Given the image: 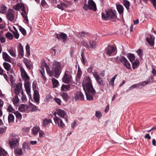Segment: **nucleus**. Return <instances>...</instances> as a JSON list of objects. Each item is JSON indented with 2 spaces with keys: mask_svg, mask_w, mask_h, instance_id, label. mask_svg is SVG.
I'll return each mask as SVG.
<instances>
[{
  "mask_svg": "<svg viewBox=\"0 0 156 156\" xmlns=\"http://www.w3.org/2000/svg\"><path fill=\"white\" fill-rule=\"evenodd\" d=\"M91 79H83L82 86L84 91L87 100L91 101L94 99L93 96H94L96 91L91 83Z\"/></svg>",
  "mask_w": 156,
  "mask_h": 156,
  "instance_id": "f257e3e1",
  "label": "nucleus"
},
{
  "mask_svg": "<svg viewBox=\"0 0 156 156\" xmlns=\"http://www.w3.org/2000/svg\"><path fill=\"white\" fill-rule=\"evenodd\" d=\"M61 65L59 62L54 61L53 63L52 70H51L49 67L47 69V72L51 77H55L58 78L61 73L60 70Z\"/></svg>",
  "mask_w": 156,
  "mask_h": 156,
  "instance_id": "f03ea898",
  "label": "nucleus"
},
{
  "mask_svg": "<svg viewBox=\"0 0 156 156\" xmlns=\"http://www.w3.org/2000/svg\"><path fill=\"white\" fill-rule=\"evenodd\" d=\"M102 18L104 20H111L112 21H116V12L112 10H108L106 12V14L102 13Z\"/></svg>",
  "mask_w": 156,
  "mask_h": 156,
  "instance_id": "7ed1b4c3",
  "label": "nucleus"
},
{
  "mask_svg": "<svg viewBox=\"0 0 156 156\" xmlns=\"http://www.w3.org/2000/svg\"><path fill=\"white\" fill-rule=\"evenodd\" d=\"M114 59L115 62L117 64H119L121 62L128 69H130L131 68L130 64L125 57L122 56L120 58L118 56L114 58Z\"/></svg>",
  "mask_w": 156,
  "mask_h": 156,
  "instance_id": "20e7f679",
  "label": "nucleus"
},
{
  "mask_svg": "<svg viewBox=\"0 0 156 156\" xmlns=\"http://www.w3.org/2000/svg\"><path fill=\"white\" fill-rule=\"evenodd\" d=\"M150 82L147 80V81H143L139 83L135 84L130 87L128 89L126 90L127 92L133 90L135 88L141 89L143 87L146 85L149 84Z\"/></svg>",
  "mask_w": 156,
  "mask_h": 156,
  "instance_id": "39448f33",
  "label": "nucleus"
},
{
  "mask_svg": "<svg viewBox=\"0 0 156 156\" xmlns=\"http://www.w3.org/2000/svg\"><path fill=\"white\" fill-rule=\"evenodd\" d=\"M20 138L19 136L16 134L13 133L12 134V138L9 141V143L11 148L13 147L16 146V144L19 142Z\"/></svg>",
  "mask_w": 156,
  "mask_h": 156,
  "instance_id": "423d86ee",
  "label": "nucleus"
},
{
  "mask_svg": "<svg viewBox=\"0 0 156 156\" xmlns=\"http://www.w3.org/2000/svg\"><path fill=\"white\" fill-rule=\"evenodd\" d=\"M116 51L113 46L108 45L105 49L104 54L109 56H113L116 54Z\"/></svg>",
  "mask_w": 156,
  "mask_h": 156,
  "instance_id": "0eeeda50",
  "label": "nucleus"
},
{
  "mask_svg": "<svg viewBox=\"0 0 156 156\" xmlns=\"http://www.w3.org/2000/svg\"><path fill=\"white\" fill-rule=\"evenodd\" d=\"M96 42L94 41H89L88 42L84 41L82 42L83 45L88 48L94 49L95 47Z\"/></svg>",
  "mask_w": 156,
  "mask_h": 156,
  "instance_id": "6e6552de",
  "label": "nucleus"
},
{
  "mask_svg": "<svg viewBox=\"0 0 156 156\" xmlns=\"http://www.w3.org/2000/svg\"><path fill=\"white\" fill-rule=\"evenodd\" d=\"M73 98H74L75 101L84 100V95L80 90L77 91L76 92Z\"/></svg>",
  "mask_w": 156,
  "mask_h": 156,
  "instance_id": "1a4fd4ad",
  "label": "nucleus"
},
{
  "mask_svg": "<svg viewBox=\"0 0 156 156\" xmlns=\"http://www.w3.org/2000/svg\"><path fill=\"white\" fill-rule=\"evenodd\" d=\"M67 37V35L63 32L60 34H56V38L58 39H61L64 43L66 42Z\"/></svg>",
  "mask_w": 156,
  "mask_h": 156,
  "instance_id": "9d476101",
  "label": "nucleus"
},
{
  "mask_svg": "<svg viewBox=\"0 0 156 156\" xmlns=\"http://www.w3.org/2000/svg\"><path fill=\"white\" fill-rule=\"evenodd\" d=\"M89 9L94 11L97 10L96 4L93 0H89L88 2Z\"/></svg>",
  "mask_w": 156,
  "mask_h": 156,
  "instance_id": "9b49d317",
  "label": "nucleus"
},
{
  "mask_svg": "<svg viewBox=\"0 0 156 156\" xmlns=\"http://www.w3.org/2000/svg\"><path fill=\"white\" fill-rule=\"evenodd\" d=\"M53 119L55 124L58 125L59 127L61 128H63L65 124L61 119H59L58 117H56V118H54Z\"/></svg>",
  "mask_w": 156,
  "mask_h": 156,
  "instance_id": "f8f14e48",
  "label": "nucleus"
},
{
  "mask_svg": "<svg viewBox=\"0 0 156 156\" xmlns=\"http://www.w3.org/2000/svg\"><path fill=\"white\" fill-rule=\"evenodd\" d=\"M6 15V18L9 20L11 21L14 19V16L12 9H9Z\"/></svg>",
  "mask_w": 156,
  "mask_h": 156,
  "instance_id": "ddd939ff",
  "label": "nucleus"
},
{
  "mask_svg": "<svg viewBox=\"0 0 156 156\" xmlns=\"http://www.w3.org/2000/svg\"><path fill=\"white\" fill-rule=\"evenodd\" d=\"M34 99L35 101L38 105L40 102V94L39 91L37 90H34Z\"/></svg>",
  "mask_w": 156,
  "mask_h": 156,
  "instance_id": "4468645a",
  "label": "nucleus"
},
{
  "mask_svg": "<svg viewBox=\"0 0 156 156\" xmlns=\"http://www.w3.org/2000/svg\"><path fill=\"white\" fill-rule=\"evenodd\" d=\"M155 37L152 34L150 35V38L147 37L146 38L148 44L151 46H154V40Z\"/></svg>",
  "mask_w": 156,
  "mask_h": 156,
  "instance_id": "2eb2a0df",
  "label": "nucleus"
},
{
  "mask_svg": "<svg viewBox=\"0 0 156 156\" xmlns=\"http://www.w3.org/2000/svg\"><path fill=\"white\" fill-rule=\"evenodd\" d=\"M18 50L19 53V56L21 57H23L24 55V51L23 47L21 43H19L18 45Z\"/></svg>",
  "mask_w": 156,
  "mask_h": 156,
  "instance_id": "dca6fc26",
  "label": "nucleus"
},
{
  "mask_svg": "<svg viewBox=\"0 0 156 156\" xmlns=\"http://www.w3.org/2000/svg\"><path fill=\"white\" fill-rule=\"evenodd\" d=\"M2 57L3 59L5 61L10 62H11V58L6 53L4 52H2Z\"/></svg>",
  "mask_w": 156,
  "mask_h": 156,
  "instance_id": "f3484780",
  "label": "nucleus"
},
{
  "mask_svg": "<svg viewBox=\"0 0 156 156\" xmlns=\"http://www.w3.org/2000/svg\"><path fill=\"white\" fill-rule=\"evenodd\" d=\"M60 95L62 96V99L66 102H67L70 98L67 92L62 93L60 94Z\"/></svg>",
  "mask_w": 156,
  "mask_h": 156,
  "instance_id": "a211bd4d",
  "label": "nucleus"
},
{
  "mask_svg": "<svg viewBox=\"0 0 156 156\" xmlns=\"http://www.w3.org/2000/svg\"><path fill=\"white\" fill-rule=\"evenodd\" d=\"M57 114L62 118H64V116L66 114L65 111L61 109H58L56 110Z\"/></svg>",
  "mask_w": 156,
  "mask_h": 156,
  "instance_id": "6ab92c4d",
  "label": "nucleus"
},
{
  "mask_svg": "<svg viewBox=\"0 0 156 156\" xmlns=\"http://www.w3.org/2000/svg\"><path fill=\"white\" fill-rule=\"evenodd\" d=\"M96 81L98 83V84L102 86H104L107 83L106 81H105L104 79H95Z\"/></svg>",
  "mask_w": 156,
  "mask_h": 156,
  "instance_id": "aec40b11",
  "label": "nucleus"
},
{
  "mask_svg": "<svg viewBox=\"0 0 156 156\" xmlns=\"http://www.w3.org/2000/svg\"><path fill=\"white\" fill-rule=\"evenodd\" d=\"M8 51L12 57H15L16 56V50L14 49L13 47H10L9 49L8 50Z\"/></svg>",
  "mask_w": 156,
  "mask_h": 156,
  "instance_id": "412c9836",
  "label": "nucleus"
},
{
  "mask_svg": "<svg viewBox=\"0 0 156 156\" xmlns=\"http://www.w3.org/2000/svg\"><path fill=\"white\" fill-rule=\"evenodd\" d=\"M52 84L53 88L58 87L59 85V83L56 79H51Z\"/></svg>",
  "mask_w": 156,
  "mask_h": 156,
  "instance_id": "4be33fe9",
  "label": "nucleus"
},
{
  "mask_svg": "<svg viewBox=\"0 0 156 156\" xmlns=\"http://www.w3.org/2000/svg\"><path fill=\"white\" fill-rule=\"evenodd\" d=\"M70 87V84L66 85L63 84L61 87V90L62 91H65L66 90L68 91L69 90Z\"/></svg>",
  "mask_w": 156,
  "mask_h": 156,
  "instance_id": "5701e85b",
  "label": "nucleus"
},
{
  "mask_svg": "<svg viewBox=\"0 0 156 156\" xmlns=\"http://www.w3.org/2000/svg\"><path fill=\"white\" fill-rule=\"evenodd\" d=\"M14 116L12 113H9L8 116V121L9 123L14 122Z\"/></svg>",
  "mask_w": 156,
  "mask_h": 156,
  "instance_id": "b1692460",
  "label": "nucleus"
},
{
  "mask_svg": "<svg viewBox=\"0 0 156 156\" xmlns=\"http://www.w3.org/2000/svg\"><path fill=\"white\" fill-rule=\"evenodd\" d=\"M14 153L16 156H21L23 154V152L21 148H17L14 150Z\"/></svg>",
  "mask_w": 156,
  "mask_h": 156,
  "instance_id": "393cba45",
  "label": "nucleus"
},
{
  "mask_svg": "<svg viewBox=\"0 0 156 156\" xmlns=\"http://www.w3.org/2000/svg\"><path fill=\"white\" fill-rule=\"evenodd\" d=\"M39 130L40 128L38 126H37L34 127L32 129L33 134L35 136L36 135Z\"/></svg>",
  "mask_w": 156,
  "mask_h": 156,
  "instance_id": "a878e982",
  "label": "nucleus"
},
{
  "mask_svg": "<svg viewBox=\"0 0 156 156\" xmlns=\"http://www.w3.org/2000/svg\"><path fill=\"white\" fill-rule=\"evenodd\" d=\"M7 8L6 6L3 4L1 5L0 7V12L2 14L5 13L6 11Z\"/></svg>",
  "mask_w": 156,
  "mask_h": 156,
  "instance_id": "bb28decb",
  "label": "nucleus"
},
{
  "mask_svg": "<svg viewBox=\"0 0 156 156\" xmlns=\"http://www.w3.org/2000/svg\"><path fill=\"white\" fill-rule=\"evenodd\" d=\"M21 73L22 78H29L23 69H21Z\"/></svg>",
  "mask_w": 156,
  "mask_h": 156,
  "instance_id": "cd10ccee",
  "label": "nucleus"
},
{
  "mask_svg": "<svg viewBox=\"0 0 156 156\" xmlns=\"http://www.w3.org/2000/svg\"><path fill=\"white\" fill-rule=\"evenodd\" d=\"M30 144H27L25 142H24L22 145V148L24 151H25L26 150H30L31 149L30 147Z\"/></svg>",
  "mask_w": 156,
  "mask_h": 156,
  "instance_id": "c85d7f7f",
  "label": "nucleus"
},
{
  "mask_svg": "<svg viewBox=\"0 0 156 156\" xmlns=\"http://www.w3.org/2000/svg\"><path fill=\"white\" fill-rule=\"evenodd\" d=\"M13 113L15 115L16 118L21 120L22 118V115L21 113L19 112L18 111H15Z\"/></svg>",
  "mask_w": 156,
  "mask_h": 156,
  "instance_id": "c756f323",
  "label": "nucleus"
},
{
  "mask_svg": "<svg viewBox=\"0 0 156 156\" xmlns=\"http://www.w3.org/2000/svg\"><path fill=\"white\" fill-rule=\"evenodd\" d=\"M2 155L7 156H8V155L7 152L4 149L0 147V156Z\"/></svg>",
  "mask_w": 156,
  "mask_h": 156,
  "instance_id": "7c9ffc66",
  "label": "nucleus"
},
{
  "mask_svg": "<svg viewBox=\"0 0 156 156\" xmlns=\"http://www.w3.org/2000/svg\"><path fill=\"white\" fill-rule=\"evenodd\" d=\"M88 35V33L84 32L79 33L77 35L78 37L80 38H83L84 37H86V36Z\"/></svg>",
  "mask_w": 156,
  "mask_h": 156,
  "instance_id": "2f4dec72",
  "label": "nucleus"
},
{
  "mask_svg": "<svg viewBox=\"0 0 156 156\" xmlns=\"http://www.w3.org/2000/svg\"><path fill=\"white\" fill-rule=\"evenodd\" d=\"M132 67L133 69L137 68L139 66V62L138 60H136L134 62H132Z\"/></svg>",
  "mask_w": 156,
  "mask_h": 156,
  "instance_id": "473e14b6",
  "label": "nucleus"
},
{
  "mask_svg": "<svg viewBox=\"0 0 156 156\" xmlns=\"http://www.w3.org/2000/svg\"><path fill=\"white\" fill-rule=\"evenodd\" d=\"M127 57L131 63H132L133 61L135 59V56L133 54L130 53L128 54Z\"/></svg>",
  "mask_w": 156,
  "mask_h": 156,
  "instance_id": "72a5a7b5",
  "label": "nucleus"
},
{
  "mask_svg": "<svg viewBox=\"0 0 156 156\" xmlns=\"http://www.w3.org/2000/svg\"><path fill=\"white\" fill-rule=\"evenodd\" d=\"M24 62L27 68L29 69H30L31 67V65L30 63L29 60L27 59H24Z\"/></svg>",
  "mask_w": 156,
  "mask_h": 156,
  "instance_id": "f704fd0d",
  "label": "nucleus"
},
{
  "mask_svg": "<svg viewBox=\"0 0 156 156\" xmlns=\"http://www.w3.org/2000/svg\"><path fill=\"white\" fill-rule=\"evenodd\" d=\"M5 37L7 38L10 40H12L14 37V36L12 34L9 32H8L7 33L5 34Z\"/></svg>",
  "mask_w": 156,
  "mask_h": 156,
  "instance_id": "c9c22d12",
  "label": "nucleus"
},
{
  "mask_svg": "<svg viewBox=\"0 0 156 156\" xmlns=\"http://www.w3.org/2000/svg\"><path fill=\"white\" fill-rule=\"evenodd\" d=\"M3 66L5 70H9L11 68L10 65L6 62H4L3 63Z\"/></svg>",
  "mask_w": 156,
  "mask_h": 156,
  "instance_id": "e433bc0d",
  "label": "nucleus"
},
{
  "mask_svg": "<svg viewBox=\"0 0 156 156\" xmlns=\"http://www.w3.org/2000/svg\"><path fill=\"white\" fill-rule=\"evenodd\" d=\"M117 9L119 14H121L123 13V8L122 5H118L117 6Z\"/></svg>",
  "mask_w": 156,
  "mask_h": 156,
  "instance_id": "4c0bfd02",
  "label": "nucleus"
},
{
  "mask_svg": "<svg viewBox=\"0 0 156 156\" xmlns=\"http://www.w3.org/2000/svg\"><path fill=\"white\" fill-rule=\"evenodd\" d=\"M26 106V105L25 104H21L19 105V110L21 112H24L25 110V108Z\"/></svg>",
  "mask_w": 156,
  "mask_h": 156,
  "instance_id": "58836bf2",
  "label": "nucleus"
},
{
  "mask_svg": "<svg viewBox=\"0 0 156 156\" xmlns=\"http://www.w3.org/2000/svg\"><path fill=\"white\" fill-rule=\"evenodd\" d=\"M7 111L9 112L13 113L15 111V109L13 108L11 105H9L7 109Z\"/></svg>",
  "mask_w": 156,
  "mask_h": 156,
  "instance_id": "ea45409f",
  "label": "nucleus"
},
{
  "mask_svg": "<svg viewBox=\"0 0 156 156\" xmlns=\"http://www.w3.org/2000/svg\"><path fill=\"white\" fill-rule=\"evenodd\" d=\"M27 94L29 96L31 95L30 89L29 86L28 85L27 86L25 84L24 85Z\"/></svg>",
  "mask_w": 156,
  "mask_h": 156,
  "instance_id": "a19ab883",
  "label": "nucleus"
},
{
  "mask_svg": "<svg viewBox=\"0 0 156 156\" xmlns=\"http://www.w3.org/2000/svg\"><path fill=\"white\" fill-rule=\"evenodd\" d=\"M123 4L127 9H129V6L130 3L128 1L126 0H123Z\"/></svg>",
  "mask_w": 156,
  "mask_h": 156,
  "instance_id": "79ce46f5",
  "label": "nucleus"
},
{
  "mask_svg": "<svg viewBox=\"0 0 156 156\" xmlns=\"http://www.w3.org/2000/svg\"><path fill=\"white\" fill-rule=\"evenodd\" d=\"M26 49L27 53V55L29 56L30 55V47L29 44H27L26 46Z\"/></svg>",
  "mask_w": 156,
  "mask_h": 156,
  "instance_id": "37998d69",
  "label": "nucleus"
},
{
  "mask_svg": "<svg viewBox=\"0 0 156 156\" xmlns=\"http://www.w3.org/2000/svg\"><path fill=\"white\" fill-rule=\"evenodd\" d=\"M71 76L68 71H66L62 78H71Z\"/></svg>",
  "mask_w": 156,
  "mask_h": 156,
  "instance_id": "c03bdc74",
  "label": "nucleus"
},
{
  "mask_svg": "<svg viewBox=\"0 0 156 156\" xmlns=\"http://www.w3.org/2000/svg\"><path fill=\"white\" fill-rule=\"evenodd\" d=\"M19 30L22 34L24 36L26 35V31L22 27H20Z\"/></svg>",
  "mask_w": 156,
  "mask_h": 156,
  "instance_id": "a18cd8bd",
  "label": "nucleus"
},
{
  "mask_svg": "<svg viewBox=\"0 0 156 156\" xmlns=\"http://www.w3.org/2000/svg\"><path fill=\"white\" fill-rule=\"evenodd\" d=\"M72 79H62V81L64 83L68 84L71 82Z\"/></svg>",
  "mask_w": 156,
  "mask_h": 156,
  "instance_id": "49530a36",
  "label": "nucleus"
},
{
  "mask_svg": "<svg viewBox=\"0 0 156 156\" xmlns=\"http://www.w3.org/2000/svg\"><path fill=\"white\" fill-rule=\"evenodd\" d=\"M82 74V72L81 70L80 67H78V71L77 74V76L78 78H80V76Z\"/></svg>",
  "mask_w": 156,
  "mask_h": 156,
  "instance_id": "de8ad7c7",
  "label": "nucleus"
},
{
  "mask_svg": "<svg viewBox=\"0 0 156 156\" xmlns=\"http://www.w3.org/2000/svg\"><path fill=\"white\" fill-rule=\"evenodd\" d=\"M15 85H16V86H14V88L19 89L20 90L22 88V83H17L16 85L15 84Z\"/></svg>",
  "mask_w": 156,
  "mask_h": 156,
  "instance_id": "09e8293b",
  "label": "nucleus"
},
{
  "mask_svg": "<svg viewBox=\"0 0 156 156\" xmlns=\"http://www.w3.org/2000/svg\"><path fill=\"white\" fill-rule=\"evenodd\" d=\"M20 3H18L16 5L14 6L13 7V9H15L16 10H18L20 9Z\"/></svg>",
  "mask_w": 156,
  "mask_h": 156,
  "instance_id": "8fccbe9b",
  "label": "nucleus"
},
{
  "mask_svg": "<svg viewBox=\"0 0 156 156\" xmlns=\"http://www.w3.org/2000/svg\"><path fill=\"white\" fill-rule=\"evenodd\" d=\"M54 100L59 105H61V100L60 98H54Z\"/></svg>",
  "mask_w": 156,
  "mask_h": 156,
  "instance_id": "3c124183",
  "label": "nucleus"
},
{
  "mask_svg": "<svg viewBox=\"0 0 156 156\" xmlns=\"http://www.w3.org/2000/svg\"><path fill=\"white\" fill-rule=\"evenodd\" d=\"M95 115L98 119L101 118V113L99 111H97L96 112Z\"/></svg>",
  "mask_w": 156,
  "mask_h": 156,
  "instance_id": "603ef678",
  "label": "nucleus"
},
{
  "mask_svg": "<svg viewBox=\"0 0 156 156\" xmlns=\"http://www.w3.org/2000/svg\"><path fill=\"white\" fill-rule=\"evenodd\" d=\"M12 32L14 35L15 38L16 39H18L19 37V34L18 31H13Z\"/></svg>",
  "mask_w": 156,
  "mask_h": 156,
  "instance_id": "864d4df0",
  "label": "nucleus"
},
{
  "mask_svg": "<svg viewBox=\"0 0 156 156\" xmlns=\"http://www.w3.org/2000/svg\"><path fill=\"white\" fill-rule=\"evenodd\" d=\"M40 71L42 77H43L44 78H46L44 76V67H41V69L40 70Z\"/></svg>",
  "mask_w": 156,
  "mask_h": 156,
  "instance_id": "5fc2aeb1",
  "label": "nucleus"
},
{
  "mask_svg": "<svg viewBox=\"0 0 156 156\" xmlns=\"http://www.w3.org/2000/svg\"><path fill=\"white\" fill-rule=\"evenodd\" d=\"M17 99H14V97L12 98V101L14 105L15 106H16L17 104L19 102V99L18 98V101H17Z\"/></svg>",
  "mask_w": 156,
  "mask_h": 156,
  "instance_id": "6e6d98bb",
  "label": "nucleus"
},
{
  "mask_svg": "<svg viewBox=\"0 0 156 156\" xmlns=\"http://www.w3.org/2000/svg\"><path fill=\"white\" fill-rule=\"evenodd\" d=\"M94 68V66H91L90 67H89L87 69V71L88 72L91 73H92V70Z\"/></svg>",
  "mask_w": 156,
  "mask_h": 156,
  "instance_id": "4d7b16f0",
  "label": "nucleus"
},
{
  "mask_svg": "<svg viewBox=\"0 0 156 156\" xmlns=\"http://www.w3.org/2000/svg\"><path fill=\"white\" fill-rule=\"evenodd\" d=\"M21 99L22 102H24L25 101H27V97L25 94L22 95V97H21Z\"/></svg>",
  "mask_w": 156,
  "mask_h": 156,
  "instance_id": "13d9d810",
  "label": "nucleus"
},
{
  "mask_svg": "<svg viewBox=\"0 0 156 156\" xmlns=\"http://www.w3.org/2000/svg\"><path fill=\"white\" fill-rule=\"evenodd\" d=\"M48 119L47 118H45L43 121V125L44 126H47L48 124L49 123V122H48Z\"/></svg>",
  "mask_w": 156,
  "mask_h": 156,
  "instance_id": "bf43d9fd",
  "label": "nucleus"
},
{
  "mask_svg": "<svg viewBox=\"0 0 156 156\" xmlns=\"http://www.w3.org/2000/svg\"><path fill=\"white\" fill-rule=\"evenodd\" d=\"M6 38L5 37L3 36H0V41L2 43H4L5 42Z\"/></svg>",
  "mask_w": 156,
  "mask_h": 156,
  "instance_id": "052dcab7",
  "label": "nucleus"
},
{
  "mask_svg": "<svg viewBox=\"0 0 156 156\" xmlns=\"http://www.w3.org/2000/svg\"><path fill=\"white\" fill-rule=\"evenodd\" d=\"M6 80L9 82V80H10L11 83L12 85L13 84V83L15 82V80H14V79H5Z\"/></svg>",
  "mask_w": 156,
  "mask_h": 156,
  "instance_id": "680f3d73",
  "label": "nucleus"
},
{
  "mask_svg": "<svg viewBox=\"0 0 156 156\" xmlns=\"http://www.w3.org/2000/svg\"><path fill=\"white\" fill-rule=\"evenodd\" d=\"M138 55L140 57H142L143 55V52L142 51L141 49H139L137 51Z\"/></svg>",
  "mask_w": 156,
  "mask_h": 156,
  "instance_id": "e2e57ef3",
  "label": "nucleus"
},
{
  "mask_svg": "<svg viewBox=\"0 0 156 156\" xmlns=\"http://www.w3.org/2000/svg\"><path fill=\"white\" fill-rule=\"evenodd\" d=\"M150 1L155 9H156V0H151Z\"/></svg>",
  "mask_w": 156,
  "mask_h": 156,
  "instance_id": "0e129e2a",
  "label": "nucleus"
},
{
  "mask_svg": "<svg viewBox=\"0 0 156 156\" xmlns=\"http://www.w3.org/2000/svg\"><path fill=\"white\" fill-rule=\"evenodd\" d=\"M94 71H95V70H94ZM92 73H93V75L95 78H100V77L99 76L98 74L97 73V72H95H95H93Z\"/></svg>",
  "mask_w": 156,
  "mask_h": 156,
  "instance_id": "69168bd1",
  "label": "nucleus"
},
{
  "mask_svg": "<svg viewBox=\"0 0 156 156\" xmlns=\"http://www.w3.org/2000/svg\"><path fill=\"white\" fill-rule=\"evenodd\" d=\"M81 61L83 63V64L84 65L85 64V58L84 56L83 55V53L81 54Z\"/></svg>",
  "mask_w": 156,
  "mask_h": 156,
  "instance_id": "338daca9",
  "label": "nucleus"
},
{
  "mask_svg": "<svg viewBox=\"0 0 156 156\" xmlns=\"http://www.w3.org/2000/svg\"><path fill=\"white\" fill-rule=\"evenodd\" d=\"M37 107L34 105H33L32 106V108H31V111L32 112H36L37 111Z\"/></svg>",
  "mask_w": 156,
  "mask_h": 156,
  "instance_id": "774afa93",
  "label": "nucleus"
}]
</instances>
